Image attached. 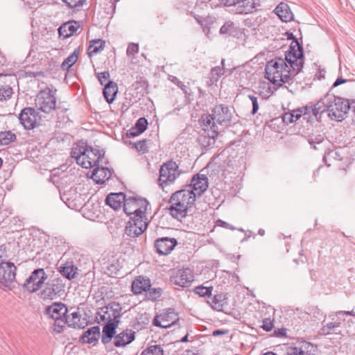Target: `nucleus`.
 Segmentation results:
<instances>
[{"label":"nucleus","instance_id":"393cba45","mask_svg":"<svg viewBox=\"0 0 355 355\" xmlns=\"http://www.w3.org/2000/svg\"><path fill=\"white\" fill-rule=\"evenodd\" d=\"M125 196L123 192L111 193L105 198V203L114 210L121 207L125 201Z\"/></svg>","mask_w":355,"mask_h":355},{"label":"nucleus","instance_id":"e2e57ef3","mask_svg":"<svg viewBox=\"0 0 355 355\" xmlns=\"http://www.w3.org/2000/svg\"><path fill=\"white\" fill-rule=\"evenodd\" d=\"M238 1L239 0H220V3L226 6H233L235 8Z\"/></svg>","mask_w":355,"mask_h":355},{"label":"nucleus","instance_id":"bb28decb","mask_svg":"<svg viewBox=\"0 0 355 355\" xmlns=\"http://www.w3.org/2000/svg\"><path fill=\"white\" fill-rule=\"evenodd\" d=\"M119 320H114L111 322H107L103 328V336L101 341L103 344L110 343L116 333Z\"/></svg>","mask_w":355,"mask_h":355},{"label":"nucleus","instance_id":"f03ea898","mask_svg":"<svg viewBox=\"0 0 355 355\" xmlns=\"http://www.w3.org/2000/svg\"><path fill=\"white\" fill-rule=\"evenodd\" d=\"M265 71L266 78L274 85L281 86L292 82L291 69L283 58H276L268 62Z\"/></svg>","mask_w":355,"mask_h":355},{"label":"nucleus","instance_id":"680f3d73","mask_svg":"<svg viewBox=\"0 0 355 355\" xmlns=\"http://www.w3.org/2000/svg\"><path fill=\"white\" fill-rule=\"evenodd\" d=\"M216 223L218 226L230 229V230H234V228L231 225H230L229 223H227L220 219L217 220Z\"/></svg>","mask_w":355,"mask_h":355},{"label":"nucleus","instance_id":"09e8293b","mask_svg":"<svg viewBox=\"0 0 355 355\" xmlns=\"http://www.w3.org/2000/svg\"><path fill=\"white\" fill-rule=\"evenodd\" d=\"M212 286H199L195 288V293L200 297H210L212 292Z\"/></svg>","mask_w":355,"mask_h":355},{"label":"nucleus","instance_id":"6e6d98bb","mask_svg":"<svg viewBox=\"0 0 355 355\" xmlns=\"http://www.w3.org/2000/svg\"><path fill=\"white\" fill-rule=\"evenodd\" d=\"M68 7L74 8L83 5L85 0H62Z\"/></svg>","mask_w":355,"mask_h":355},{"label":"nucleus","instance_id":"864d4df0","mask_svg":"<svg viewBox=\"0 0 355 355\" xmlns=\"http://www.w3.org/2000/svg\"><path fill=\"white\" fill-rule=\"evenodd\" d=\"M234 29V23L232 21L225 22L220 29L221 34H231L233 33Z\"/></svg>","mask_w":355,"mask_h":355},{"label":"nucleus","instance_id":"4c0bfd02","mask_svg":"<svg viewBox=\"0 0 355 355\" xmlns=\"http://www.w3.org/2000/svg\"><path fill=\"white\" fill-rule=\"evenodd\" d=\"M105 265V273L110 276L116 275L119 271V261L112 257L111 261H108L107 263L104 262Z\"/></svg>","mask_w":355,"mask_h":355},{"label":"nucleus","instance_id":"c756f323","mask_svg":"<svg viewBox=\"0 0 355 355\" xmlns=\"http://www.w3.org/2000/svg\"><path fill=\"white\" fill-rule=\"evenodd\" d=\"M118 92L117 84L114 82H108L104 87L103 94V96L108 103L114 101Z\"/></svg>","mask_w":355,"mask_h":355},{"label":"nucleus","instance_id":"aec40b11","mask_svg":"<svg viewBox=\"0 0 355 355\" xmlns=\"http://www.w3.org/2000/svg\"><path fill=\"white\" fill-rule=\"evenodd\" d=\"M170 207L168 208L169 214L178 220H182L187 215L188 207L182 205L180 201H173L171 198L169 200Z\"/></svg>","mask_w":355,"mask_h":355},{"label":"nucleus","instance_id":"3c124183","mask_svg":"<svg viewBox=\"0 0 355 355\" xmlns=\"http://www.w3.org/2000/svg\"><path fill=\"white\" fill-rule=\"evenodd\" d=\"M97 78L101 85L105 86L107 83L113 82L110 80V75L108 71L98 73Z\"/></svg>","mask_w":355,"mask_h":355},{"label":"nucleus","instance_id":"4d7b16f0","mask_svg":"<svg viewBox=\"0 0 355 355\" xmlns=\"http://www.w3.org/2000/svg\"><path fill=\"white\" fill-rule=\"evenodd\" d=\"M340 322H329L323 327V331L327 334H329L331 331L340 327Z\"/></svg>","mask_w":355,"mask_h":355},{"label":"nucleus","instance_id":"9b49d317","mask_svg":"<svg viewBox=\"0 0 355 355\" xmlns=\"http://www.w3.org/2000/svg\"><path fill=\"white\" fill-rule=\"evenodd\" d=\"M20 123L26 130H32L37 125L39 112L33 107H24L19 115Z\"/></svg>","mask_w":355,"mask_h":355},{"label":"nucleus","instance_id":"2eb2a0df","mask_svg":"<svg viewBox=\"0 0 355 355\" xmlns=\"http://www.w3.org/2000/svg\"><path fill=\"white\" fill-rule=\"evenodd\" d=\"M171 281L180 287H188L193 281V275L189 269L178 270L171 276Z\"/></svg>","mask_w":355,"mask_h":355},{"label":"nucleus","instance_id":"72a5a7b5","mask_svg":"<svg viewBox=\"0 0 355 355\" xmlns=\"http://www.w3.org/2000/svg\"><path fill=\"white\" fill-rule=\"evenodd\" d=\"M133 341V332L123 331L114 338V345L117 347H124Z\"/></svg>","mask_w":355,"mask_h":355},{"label":"nucleus","instance_id":"ea45409f","mask_svg":"<svg viewBox=\"0 0 355 355\" xmlns=\"http://www.w3.org/2000/svg\"><path fill=\"white\" fill-rule=\"evenodd\" d=\"M78 50L76 49L71 55H69L61 64V67L63 70H69L78 60Z\"/></svg>","mask_w":355,"mask_h":355},{"label":"nucleus","instance_id":"5fc2aeb1","mask_svg":"<svg viewBox=\"0 0 355 355\" xmlns=\"http://www.w3.org/2000/svg\"><path fill=\"white\" fill-rule=\"evenodd\" d=\"M324 141V137L321 135H319L316 137L315 138H310L309 139V144L315 149L318 150V148L316 146V145H320Z\"/></svg>","mask_w":355,"mask_h":355},{"label":"nucleus","instance_id":"7ed1b4c3","mask_svg":"<svg viewBox=\"0 0 355 355\" xmlns=\"http://www.w3.org/2000/svg\"><path fill=\"white\" fill-rule=\"evenodd\" d=\"M71 157L83 168H92L98 166L104 157V152L96 148L78 144L71 148Z\"/></svg>","mask_w":355,"mask_h":355},{"label":"nucleus","instance_id":"5701e85b","mask_svg":"<svg viewBox=\"0 0 355 355\" xmlns=\"http://www.w3.org/2000/svg\"><path fill=\"white\" fill-rule=\"evenodd\" d=\"M312 347L310 343L301 341L296 346L287 347L286 355H310Z\"/></svg>","mask_w":355,"mask_h":355},{"label":"nucleus","instance_id":"69168bd1","mask_svg":"<svg viewBox=\"0 0 355 355\" xmlns=\"http://www.w3.org/2000/svg\"><path fill=\"white\" fill-rule=\"evenodd\" d=\"M6 257V250L5 248H3L2 247L0 248V264L1 263H5L6 261H3V259Z\"/></svg>","mask_w":355,"mask_h":355},{"label":"nucleus","instance_id":"ddd939ff","mask_svg":"<svg viewBox=\"0 0 355 355\" xmlns=\"http://www.w3.org/2000/svg\"><path fill=\"white\" fill-rule=\"evenodd\" d=\"M17 268L13 263L8 261L0 264V284L8 286L15 279Z\"/></svg>","mask_w":355,"mask_h":355},{"label":"nucleus","instance_id":"bf43d9fd","mask_svg":"<svg viewBox=\"0 0 355 355\" xmlns=\"http://www.w3.org/2000/svg\"><path fill=\"white\" fill-rule=\"evenodd\" d=\"M248 97L252 103V114H254L255 113H257V112L259 110V104H258V101H257V98L253 95H249Z\"/></svg>","mask_w":355,"mask_h":355},{"label":"nucleus","instance_id":"c85d7f7f","mask_svg":"<svg viewBox=\"0 0 355 355\" xmlns=\"http://www.w3.org/2000/svg\"><path fill=\"white\" fill-rule=\"evenodd\" d=\"M100 327L98 326H94L89 328L81 337V340L84 343H92L94 341L98 340L100 338Z\"/></svg>","mask_w":355,"mask_h":355},{"label":"nucleus","instance_id":"b1692460","mask_svg":"<svg viewBox=\"0 0 355 355\" xmlns=\"http://www.w3.org/2000/svg\"><path fill=\"white\" fill-rule=\"evenodd\" d=\"M310 108L304 107L292 112H286L282 116V121L284 123H289L297 121L302 115L309 114Z\"/></svg>","mask_w":355,"mask_h":355},{"label":"nucleus","instance_id":"423d86ee","mask_svg":"<svg viewBox=\"0 0 355 355\" xmlns=\"http://www.w3.org/2000/svg\"><path fill=\"white\" fill-rule=\"evenodd\" d=\"M181 173L178 165L172 160L163 164L159 169V184L164 189L173 184Z\"/></svg>","mask_w":355,"mask_h":355},{"label":"nucleus","instance_id":"6ab92c4d","mask_svg":"<svg viewBox=\"0 0 355 355\" xmlns=\"http://www.w3.org/2000/svg\"><path fill=\"white\" fill-rule=\"evenodd\" d=\"M188 188H191L192 192L197 196H200L208 188V180L207 178L204 175H200L197 174L194 175Z\"/></svg>","mask_w":355,"mask_h":355},{"label":"nucleus","instance_id":"4468645a","mask_svg":"<svg viewBox=\"0 0 355 355\" xmlns=\"http://www.w3.org/2000/svg\"><path fill=\"white\" fill-rule=\"evenodd\" d=\"M44 313L54 320L64 322V317L69 313V310L64 304L53 302L50 306H46Z\"/></svg>","mask_w":355,"mask_h":355},{"label":"nucleus","instance_id":"c03bdc74","mask_svg":"<svg viewBox=\"0 0 355 355\" xmlns=\"http://www.w3.org/2000/svg\"><path fill=\"white\" fill-rule=\"evenodd\" d=\"M124 213L130 216V220H133V197L130 196L128 198H125L123 203Z\"/></svg>","mask_w":355,"mask_h":355},{"label":"nucleus","instance_id":"774afa93","mask_svg":"<svg viewBox=\"0 0 355 355\" xmlns=\"http://www.w3.org/2000/svg\"><path fill=\"white\" fill-rule=\"evenodd\" d=\"M126 53L129 56L133 55V42L129 43Z\"/></svg>","mask_w":355,"mask_h":355},{"label":"nucleus","instance_id":"e433bc0d","mask_svg":"<svg viewBox=\"0 0 355 355\" xmlns=\"http://www.w3.org/2000/svg\"><path fill=\"white\" fill-rule=\"evenodd\" d=\"M309 108H310L309 114L312 113L315 118H318V115H320L324 112H327L328 104H326L324 96L313 106L309 107Z\"/></svg>","mask_w":355,"mask_h":355},{"label":"nucleus","instance_id":"8fccbe9b","mask_svg":"<svg viewBox=\"0 0 355 355\" xmlns=\"http://www.w3.org/2000/svg\"><path fill=\"white\" fill-rule=\"evenodd\" d=\"M147 143V139H143L136 143L135 142V149L141 154L146 153L148 152V146Z\"/></svg>","mask_w":355,"mask_h":355},{"label":"nucleus","instance_id":"a19ab883","mask_svg":"<svg viewBox=\"0 0 355 355\" xmlns=\"http://www.w3.org/2000/svg\"><path fill=\"white\" fill-rule=\"evenodd\" d=\"M16 140V135L11 131L0 132V145L6 146Z\"/></svg>","mask_w":355,"mask_h":355},{"label":"nucleus","instance_id":"0e129e2a","mask_svg":"<svg viewBox=\"0 0 355 355\" xmlns=\"http://www.w3.org/2000/svg\"><path fill=\"white\" fill-rule=\"evenodd\" d=\"M344 315L355 316V312H354L353 311H337V312L336 313V315L338 318H340V316H341V315Z\"/></svg>","mask_w":355,"mask_h":355},{"label":"nucleus","instance_id":"052dcab7","mask_svg":"<svg viewBox=\"0 0 355 355\" xmlns=\"http://www.w3.org/2000/svg\"><path fill=\"white\" fill-rule=\"evenodd\" d=\"M25 73H26V77H30V78H36V77L44 76V73L42 71H31L29 70H26L25 71Z\"/></svg>","mask_w":355,"mask_h":355},{"label":"nucleus","instance_id":"f257e3e1","mask_svg":"<svg viewBox=\"0 0 355 355\" xmlns=\"http://www.w3.org/2000/svg\"><path fill=\"white\" fill-rule=\"evenodd\" d=\"M232 120V112L230 108L225 105H218L214 107L211 114L203 115L201 118V125L203 130L207 131L209 141L214 143L215 137L218 135L216 122L220 125H227Z\"/></svg>","mask_w":355,"mask_h":355},{"label":"nucleus","instance_id":"6e6552de","mask_svg":"<svg viewBox=\"0 0 355 355\" xmlns=\"http://www.w3.org/2000/svg\"><path fill=\"white\" fill-rule=\"evenodd\" d=\"M291 51L286 55L285 61L289 64L288 67L292 68L291 76L297 74L303 67V51L302 47L297 40L293 41L291 45Z\"/></svg>","mask_w":355,"mask_h":355},{"label":"nucleus","instance_id":"13d9d810","mask_svg":"<svg viewBox=\"0 0 355 355\" xmlns=\"http://www.w3.org/2000/svg\"><path fill=\"white\" fill-rule=\"evenodd\" d=\"M261 327L265 331H270L273 328V323L270 319L266 318L263 320V324Z\"/></svg>","mask_w":355,"mask_h":355},{"label":"nucleus","instance_id":"de8ad7c7","mask_svg":"<svg viewBox=\"0 0 355 355\" xmlns=\"http://www.w3.org/2000/svg\"><path fill=\"white\" fill-rule=\"evenodd\" d=\"M12 89L9 85L0 87V101H6L10 98L12 94Z\"/></svg>","mask_w":355,"mask_h":355},{"label":"nucleus","instance_id":"c9c22d12","mask_svg":"<svg viewBox=\"0 0 355 355\" xmlns=\"http://www.w3.org/2000/svg\"><path fill=\"white\" fill-rule=\"evenodd\" d=\"M81 315L79 311H73L71 313H67L64 319V322L67 323L69 327L73 328H80L82 323L80 322Z\"/></svg>","mask_w":355,"mask_h":355},{"label":"nucleus","instance_id":"58836bf2","mask_svg":"<svg viewBox=\"0 0 355 355\" xmlns=\"http://www.w3.org/2000/svg\"><path fill=\"white\" fill-rule=\"evenodd\" d=\"M143 218H140L139 217H136V220H135V236H139L146 230L148 223H150V220L146 216V220L145 222H141Z\"/></svg>","mask_w":355,"mask_h":355},{"label":"nucleus","instance_id":"39448f33","mask_svg":"<svg viewBox=\"0 0 355 355\" xmlns=\"http://www.w3.org/2000/svg\"><path fill=\"white\" fill-rule=\"evenodd\" d=\"M66 280L61 277L49 279L40 292L43 300H54L65 294Z\"/></svg>","mask_w":355,"mask_h":355},{"label":"nucleus","instance_id":"7c9ffc66","mask_svg":"<svg viewBox=\"0 0 355 355\" xmlns=\"http://www.w3.org/2000/svg\"><path fill=\"white\" fill-rule=\"evenodd\" d=\"M208 303L212 309L218 311H223L225 306L227 304L225 295L223 293L215 295L208 301Z\"/></svg>","mask_w":355,"mask_h":355},{"label":"nucleus","instance_id":"a211bd4d","mask_svg":"<svg viewBox=\"0 0 355 355\" xmlns=\"http://www.w3.org/2000/svg\"><path fill=\"white\" fill-rule=\"evenodd\" d=\"M135 220L136 217L143 218L141 222L146 220L147 214L150 213L151 207L149 202L141 196H135Z\"/></svg>","mask_w":355,"mask_h":355},{"label":"nucleus","instance_id":"473e14b6","mask_svg":"<svg viewBox=\"0 0 355 355\" xmlns=\"http://www.w3.org/2000/svg\"><path fill=\"white\" fill-rule=\"evenodd\" d=\"M78 268L72 262H66L60 267V272L69 280L76 277L77 275Z\"/></svg>","mask_w":355,"mask_h":355},{"label":"nucleus","instance_id":"1a4fd4ad","mask_svg":"<svg viewBox=\"0 0 355 355\" xmlns=\"http://www.w3.org/2000/svg\"><path fill=\"white\" fill-rule=\"evenodd\" d=\"M121 308L120 304L118 303H110L107 306L101 307L98 311V316L96 320L98 322H111L114 320H118V318L121 316Z\"/></svg>","mask_w":355,"mask_h":355},{"label":"nucleus","instance_id":"79ce46f5","mask_svg":"<svg viewBox=\"0 0 355 355\" xmlns=\"http://www.w3.org/2000/svg\"><path fill=\"white\" fill-rule=\"evenodd\" d=\"M148 125V122L145 117L139 118L135 123V137L142 134Z\"/></svg>","mask_w":355,"mask_h":355},{"label":"nucleus","instance_id":"20e7f679","mask_svg":"<svg viewBox=\"0 0 355 355\" xmlns=\"http://www.w3.org/2000/svg\"><path fill=\"white\" fill-rule=\"evenodd\" d=\"M324 101L328 104L327 112L331 119L342 121L350 109V103L347 99L337 97L333 94L324 96Z\"/></svg>","mask_w":355,"mask_h":355},{"label":"nucleus","instance_id":"2f4dec72","mask_svg":"<svg viewBox=\"0 0 355 355\" xmlns=\"http://www.w3.org/2000/svg\"><path fill=\"white\" fill-rule=\"evenodd\" d=\"M150 286L151 284L149 278L138 276L135 279V295L147 291V289H149Z\"/></svg>","mask_w":355,"mask_h":355},{"label":"nucleus","instance_id":"603ef678","mask_svg":"<svg viewBox=\"0 0 355 355\" xmlns=\"http://www.w3.org/2000/svg\"><path fill=\"white\" fill-rule=\"evenodd\" d=\"M222 74H223V68L220 67L213 68L211 71V81L212 83L216 82Z\"/></svg>","mask_w":355,"mask_h":355},{"label":"nucleus","instance_id":"9d476101","mask_svg":"<svg viewBox=\"0 0 355 355\" xmlns=\"http://www.w3.org/2000/svg\"><path fill=\"white\" fill-rule=\"evenodd\" d=\"M46 279L47 275L43 268L35 269L24 282V287L29 292H36L42 287Z\"/></svg>","mask_w":355,"mask_h":355},{"label":"nucleus","instance_id":"cd10ccee","mask_svg":"<svg viewBox=\"0 0 355 355\" xmlns=\"http://www.w3.org/2000/svg\"><path fill=\"white\" fill-rule=\"evenodd\" d=\"M275 12L282 21H291L293 19V12L287 3H280L275 9Z\"/></svg>","mask_w":355,"mask_h":355},{"label":"nucleus","instance_id":"4be33fe9","mask_svg":"<svg viewBox=\"0 0 355 355\" xmlns=\"http://www.w3.org/2000/svg\"><path fill=\"white\" fill-rule=\"evenodd\" d=\"M112 176V171L107 167H99V164L96 166L93 171L92 178L97 184H103L108 180Z\"/></svg>","mask_w":355,"mask_h":355},{"label":"nucleus","instance_id":"f8f14e48","mask_svg":"<svg viewBox=\"0 0 355 355\" xmlns=\"http://www.w3.org/2000/svg\"><path fill=\"white\" fill-rule=\"evenodd\" d=\"M179 321L178 314L173 309H168L162 313L156 315L153 324L159 327L168 328Z\"/></svg>","mask_w":355,"mask_h":355},{"label":"nucleus","instance_id":"f704fd0d","mask_svg":"<svg viewBox=\"0 0 355 355\" xmlns=\"http://www.w3.org/2000/svg\"><path fill=\"white\" fill-rule=\"evenodd\" d=\"M105 46V41L102 39L92 40L89 42L87 49L89 57H92L103 50Z\"/></svg>","mask_w":355,"mask_h":355},{"label":"nucleus","instance_id":"37998d69","mask_svg":"<svg viewBox=\"0 0 355 355\" xmlns=\"http://www.w3.org/2000/svg\"><path fill=\"white\" fill-rule=\"evenodd\" d=\"M133 231H132V220H129V221L127 223V225L125 228V233L123 235V245H128L130 246L132 245L130 243L132 242V239L133 238Z\"/></svg>","mask_w":355,"mask_h":355},{"label":"nucleus","instance_id":"a18cd8bd","mask_svg":"<svg viewBox=\"0 0 355 355\" xmlns=\"http://www.w3.org/2000/svg\"><path fill=\"white\" fill-rule=\"evenodd\" d=\"M141 355H164V351L160 345H152L143 351Z\"/></svg>","mask_w":355,"mask_h":355},{"label":"nucleus","instance_id":"a878e982","mask_svg":"<svg viewBox=\"0 0 355 355\" xmlns=\"http://www.w3.org/2000/svg\"><path fill=\"white\" fill-rule=\"evenodd\" d=\"M79 28L80 24L78 21H69L60 26L58 28V33L60 36H62L64 38H67L73 35Z\"/></svg>","mask_w":355,"mask_h":355},{"label":"nucleus","instance_id":"412c9836","mask_svg":"<svg viewBox=\"0 0 355 355\" xmlns=\"http://www.w3.org/2000/svg\"><path fill=\"white\" fill-rule=\"evenodd\" d=\"M259 6V0H239L234 11L237 14L246 15L252 12Z\"/></svg>","mask_w":355,"mask_h":355},{"label":"nucleus","instance_id":"f3484780","mask_svg":"<svg viewBox=\"0 0 355 355\" xmlns=\"http://www.w3.org/2000/svg\"><path fill=\"white\" fill-rule=\"evenodd\" d=\"M177 244L178 241L174 238L162 237L155 240V248L159 254L166 255L171 252Z\"/></svg>","mask_w":355,"mask_h":355},{"label":"nucleus","instance_id":"dca6fc26","mask_svg":"<svg viewBox=\"0 0 355 355\" xmlns=\"http://www.w3.org/2000/svg\"><path fill=\"white\" fill-rule=\"evenodd\" d=\"M196 197L192 192L191 189L187 187L186 189L175 192L171 196L173 201H180L182 205H185L188 208L194 203Z\"/></svg>","mask_w":355,"mask_h":355},{"label":"nucleus","instance_id":"338daca9","mask_svg":"<svg viewBox=\"0 0 355 355\" xmlns=\"http://www.w3.org/2000/svg\"><path fill=\"white\" fill-rule=\"evenodd\" d=\"M345 82H347L346 79H343L342 78H338L336 79V80L334 82V83L333 84V87H336L340 85V84L345 83Z\"/></svg>","mask_w":355,"mask_h":355},{"label":"nucleus","instance_id":"0eeeda50","mask_svg":"<svg viewBox=\"0 0 355 355\" xmlns=\"http://www.w3.org/2000/svg\"><path fill=\"white\" fill-rule=\"evenodd\" d=\"M55 93V91L53 92L49 87L40 91L35 98L36 107L46 114H49L55 110L56 97Z\"/></svg>","mask_w":355,"mask_h":355},{"label":"nucleus","instance_id":"49530a36","mask_svg":"<svg viewBox=\"0 0 355 355\" xmlns=\"http://www.w3.org/2000/svg\"><path fill=\"white\" fill-rule=\"evenodd\" d=\"M146 292V297L149 300H156L158 299L162 294V289L160 288H151L150 287L149 289H147Z\"/></svg>","mask_w":355,"mask_h":355}]
</instances>
